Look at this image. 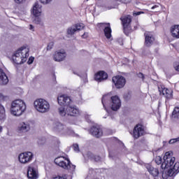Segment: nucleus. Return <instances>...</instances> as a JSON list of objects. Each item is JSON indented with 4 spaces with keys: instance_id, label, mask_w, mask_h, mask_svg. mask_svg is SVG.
<instances>
[{
    "instance_id": "30",
    "label": "nucleus",
    "mask_w": 179,
    "mask_h": 179,
    "mask_svg": "<svg viewBox=\"0 0 179 179\" xmlns=\"http://www.w3.org/2000/svg\"><path fill=\"white\" fill-rule=\"evenodd\" d=\"M162 157L158 156L155 157V163L156 164H162Z\"/></svg>"
},
{
    "instance_id": "7",
    "label": "nucleus",
    "mask_w": 179,
    "mask_h": 179,
    "mask_svg": "<svg viewBox=\"0 0 179 179\" xmlns=\"http://www.w3.org/2000/svg\"><path fill=\"white\" fill-rule=\"evenodd\" d=\"M122 22V26L123 27V32L125 36H129L132 33V27L131 23H132V15H127L120 17Z\"/></svg>"
},
{
    "instance_id": "31",
    "label": "nucleus",
    "mask_w": 179,
    "mask_h": 179,
    "mask_svg": "<svg viewBox=\"0 0 179 179\" xmlns=\"http://www.w3.org/2000/svg\"><path fill=\"white\" fill-rule=\"evenodd\" d=\"M53 47H54V42L49 43L47 46V50L50 51V50H52Z\"/></svg>"
},
{
    "instance_id": "28",
    "label": "nucleus",
    "mask_w": 179,
    "mask_h": 179,
    "mask_svg": "<svg viewBox=\"0 0 179 179\" xmlns=\"http://www.w3.org/2000/svg\"><path fill=\"white\" fill-rule=\"evenodd\" d=\"M176 142H179V137L176 138H171V140H169V143L170 145H173L174 143H176Z\"/></svg>"
},
{
    "instance_id": "24",
    "label": "nucleus",
    "mask_w": 179,
    "mask_h": 179,
    "mask_svg": "<svg viewBox=\"0 0 179 179\" xmlns=\"http://www.w3.org/2000/svg\"><path fill=\"white\" fill-rule=\"evenodd\" d=\"M18 131L20 132H27L30 131V125L23 122L20 124V127H18Z\"/></svg>"
},
{
    "instance_id": "39",
    "label": "nucleus",
    "mask_w": 179,
    "mask_h": 179,
    "mask_svg": "<svg viewBox=\"0 0 179 179\" xmlns=\"http://www.w3.org/2000/svg\"><path fill=\"white\" fill-rule=\"evenodd\" d=\"M24 1H26V0H14L15 3H23V2H24Z\"/></svg>"
},
{
    "instance_id": "9",
    "label": "nucleus",
    "mask_w": 179,
    "mask_h": 179,
    "mask_svg": "<svg viewBox=\"0 0 179 179\" xmlns=\"http://www.w3.org/2000/svg\"><path fill=\"white\" fill-rule=\"evenodd\" d=\"M97 27L99 30L103 29L105 37L110 40L111 37L113 36L111 35V33H113V30L111 29V25L110 23L107 22H99L96 24Z\"/></svg>"
},
{
    "instance_id": "29",
    "label": "nucleus",
    "mask_w": 179,
    "mask_h": 179,
    "mask_svg": "<svg viewBox=\"0 0 179 179\" xmlns=\"http://www.w3.org/2000/svg\"><path fill=\"white\" fill-rule=\"evenodd\" d=\"M92 159V160H94V162H100L101 160V157L99 155H93Z\"/></svg>"
},
{
    "instance_id": "37",
    "label": "nucleus",
    "mask_w": 179,
    "mask_h": 179,
    "mask_svg": "<svg viewBox=\"0 0 179 179\" xmlns=\"http://www.w3.org/2000/svg\"><path fill=\"white\" fill-rule=\"evenodd\" d=\"M138 77L141 78L143 80H145V75L142 73H138Z\"/></svg>"
},
{
    "instance_id": "41",
    "label": "nucleus",
    "mask_w": 179,
    "mask_h": 179,
    "mask_svg": "<svg viewBox=\"0 0 179 179\" xmlns=\"http://www.w3.org/2000/svg\"><path fill=\"white\" fill-rule=\"evenodd\" d=\"M83 38H87V34L84 33L83 35H82Z\"/></svg>"
},
{
    "instance_id": "43",
    "label": "nucleus",
    "mask_w": 179,
    "mask_h": 179,
    "mask_svg": "<svg viewBox=\"0 0 179 179\" xmlns=\"http://www.w3.org/2000/svg\"><path fill=\"white\" fill-rule=\"evenodd\" d=\"M156 8H159V6L155 5L151 8V9H156Z\"/></svg>"
},
{
    "instance_id": "32",
    "label": "nucleus",
    "mask_w": 179,
    "mask_h": 179,
    "mask_svg": "<svg viewBox=\"0 0 179 179\" xmlns=\"http://www.w3.org/2000/svg\"><path fill=\"white\" fill-rule=\"evenodd\" d=\"M73 150L75 151V152H80V150L79 149V145H78V144H73Z\"/></svg>"
},
{
    "instance_id": "19",
    "label": "nucleus",
    "mask_w": 179,
    "mask_h": 179,
    "mask_svg": "<svg viewBox=\"0 0 179 179\" xmlns=\"http://www.w3.org/2000/svg\"><path fill=\"white\" fill-rule=\"evenodd\" d=\"M108 79V74L104 71H98L94 75V80L96 82H103V80H106Z\"/></svg>"
},
{
    "instance_id": "14",
    "label": "nucleus",
    "mask_w": 179,
    "mask_h": 179,
    "mask_svg": "<svg viewBox=\"0 0 179 179\" xmlns=\"http://www.w3.org/2000/svg\"><path fill=\"white\" fill-rule=\"evenodd\" d=\"M66 58V52H65V50L64 49L57 50L53 54V59L54 61H55V62H61L62 61H64Z\"/></svg>"
},
{
    "instance_id": "18",
    "label": "nucleus",
    "mask_w": 179,
    "mask_h": 179,
    "mask_svg": "<svg viewBox=\"0 0 179 179\" xmlns=\"http://www.w3.org/2000/svg\"><path fill=\"white\" fill-rule=\"evenodd\" d=\"M90 132L92 136L95 138H101L103 136V129H101L100 126H92L90 128Z\"/></svg>"
},
{
    "instance_id": "36",
    "label": "nucleus",
    "mask_w": 179,
    "mask_h": 179,
    "mask_svg": "<svg viewBox=\"0 0 179 179\" xmlns=\"http://www.w3.org/2000/svg\"><path fill=\"white\" fill-rule=\"evenodd\" d=\"M39 1L41 3H43L44 5H45L47 3H50V2H51V1L52 0H39Z\"/></svg>"
},
{
    "instance_id": "42",
    "label": "nucleus",
    "mask_w": 179,
    "mask_h": 179,
    "mask_svg": "<svg viewBox=\"0 0 179 179\" xmlns=\"http://www.w3.org/2000/svg\"><path fill=\"white\" fill-rule=\"evenodd\" d=\"M29 29L34 31V27L32 24H29Z\"/></svg>"
},
{
    "instance_id": "40",
    "label": "nucleus",
    "mask_w": 179,
    "mask_h": 179,
    "mask_svg": "<svg viewBox=\"0 0 179 179\" xmlns=\"http://www.w3.org/2000/svg\"><path fill=\"white\" fill-rule=\"evenodd\" d=\"M174 69H175V71H176L177 72H179V64L177 65V66H174Z\"/></svg>"
},
{
    "instance_id": "15",
    "label": "nucleus",
    "mask_w": 179,
    "mask_h": 179,
    "mask_svg": "<svg viewBox=\"0 0 179 179\" xmlns=\"http://www.w3.org/2000/svg\"><path fill=\"white\" fill-rule=\"evenodd\" d=\"M111 109L113 111H117L121 108V99L118 96L115 95L110 97Z\"/></svg>"
},
{
    "instance_id": "35",
    "label": "nucleus",
    "mask_w": 179,
    "mask_h": 179,
    "mask_svg": "<svg viewBox=\"0 0 179 179\" xmlns=\"http://www.w3.org/2000/svg\"><path fill=\"white\" fill-rule=\"evenodd\" d=\"M119 2H122V3H131L132 2V0H117Z\"/></svg>"
},
{
    "instance_id": "26",
    "label": "nucleus",
    "mask_w": 179,
    "mask_h": 179,
    "mask_svg": "<svg viewBox=\"0 0 179 179\" xmlns=\"http://www.w3.org/2000/svg\"><path fill=\"white\" fill-rule=\"evenodd\" d=\"M6 118V115L5 113V107L0 103V121H3Z\"/></svg>"
},
{
    "instance_id": "11",
    "label": "nucleus",
    "mask_w": 179,
    "mask_h": 179,
    "mask_svg": "<svg viewBox=\"0 0 179 179\" xmlns=\"http://www.w3.org/2000/svg\"><path fill=\"white\" fill-rule=\"evenodd\" d=\"M145 134V127L141 124H137L133 129L132 136L134 139H139V138L143 136Z\"/></svg>"
},
{
    "instance_id": "38",
    "label": "nucleus",
    "mask_w": 179,
    "mask_h": 179,
    "mask_svg": "<svg viewBox=\"0 0 179 179\" xmlns=\"http://www.w3.org/2000/svg\"><path fill=\"white\" fill-rule=\"evenodd\" d=\"M52 179H66V178H65L64 176H54Z\"/></svg>"
},
{
    "instance_id": "34",
    "label": "nucleus",
    "mask_w": 179,
    "mask_h": 179,
    "mask_svg": "<svg viewBox=\"0 0 179 179\" xmlns=\"http://www.w3.org/2000/svg\"><path fill=\"white\" fill-rule=\"evenodd\" d=\"M33 62H34V57H30L27 62L28 65H31V64H33Z\"/></svg>"
},
{
    "instance_id": "21",
    "label": "nucleus",
    "mask_w": 179,
    "mask_h": 179,
    "mask_svg": "<svg viewBox=\"0 0 179 179\" xmlns=\"http://www.w3.org/2000/svg\"><path fill=\"white\" fill-rule=\"evenodd\" d=\"M170 33H171V36L173 38L178 39L179 38V25L178 24L172 25L170 29Z\"/></svg>"
},
{
    "instance_id": "27",
    "label": "nucleus",
    "mask_w": 179,
    "mask_h": 179,
    "mask_svg": "<svg viewBox=\"0 0 179 179\" xmlns=\"http://www.w3.org/2000/svg\"><path fill=\"white\" fill-rule=\"evenodd\" d=\"M173 118L179 119V107H175L172 113Z\"/></svg>"
},
{
    "instance_id": "3",
    "label": "nucleus",
    "mask_w": 179,
    "mask_h": 179,
    "mask_svg": "<svg viewBox=\"0 0 179 179\" xmlns=\"http://www.w3.org/2000/svg\"><path fill=\"white\" fill-rule=\"evenodd\" d=\"M30 50L26 47H22L13 53L11 57V61L15 66L22 65L27 61Z\"/></svg>"
},
{
    "instance_id": "10",
    "label": "nucleus",
    "mask_w": 179,
    "mask_h": 179,
    "mask_svg": "<svg viewBox=\"0 0 179 179\" xmlns=\"http://www.w3.org/2000/svg\"><path fill=\"white\" fill-rule=\"evenodd\" d=\"M112 82L116 89H122L127 84V79L122 76H115L112 78Z\"/></svg>"
},
{
    "instance_id": "13",
    "label": "nucleus",
    "mask_w": 179,
    "mask_h": 179,
    "mask_svg": "<svg viewBox=\"0 0 179 179\" xmlns=\"http://www.w3.org/2000/svg\"><path fill=\"white\" fill-rule=\"evenodd\" d=\"M32 13L35 16L34 23L35 24H40L41 23V18L39 16L41 15V7H40L38 2H36L34 5Z\"/></svg>"
},
{
    "instance_id": "33",
    "label": "nucleus",
    "mask_w": 179,
    "mask_h": 179,
    "mask_svg": "<svg viewBox=\"0 0 179 179\" xmlns=\"http://www.w3.org/2000/svg\"><path fill=\"white\" fill-rule=\"evenodd\" d=\"M143 11H134L133 12V16H139V15L143 14Z\"/></svg>"
},
{
    "instance_id": "8",
    "label": "nucleus",
    "mask_w": 179,
    "mask_h": 179,
    "mask_svg": "<svg viewBox=\"0 0 179 179\" xmlns=\"http://www.w3.org/2000/svg\"><path fill=\"white\" fill-rule=\"evenodd\" d=\"M144 45L147 48H150L155 44V41H156V36L155 35V32L146 31L144 33Z\"/></svg>"
},
{
    "instance_id": "44",
    "label": "nucleus",
    "mask_w": 179,
    "mask_h": 179,
    "mask_svg": "<svg viewBox=\"0 0 179 179\" xmlns=\"http://www.w3.org/2000/svg\"><path fill=\"white\" fill-rule=\"evenodd\" d=\"M2 131H3V127H2V126H0V134L1 132H2Z\"/></svg>"
},
{
    "instance_id": "45",
    "label": "nucleus",
    "mask_w": 179,
    "mask_h": 179,
    "mask_svg": "<svg viewBox=\"0 0 179 179\" xmlns=\"http://www.w3.org/2000/svg\"><path fill=\"white\" fill-rule=\"evenodd\" d=\"M45 143H41V141H39V145H44Z\"/></svg>"
},
{
    "instance_id": "22",
    "label": "nucleus",
    "mask_w": 179,
    "mask_h": 179,
    "mask_svg": "<svg viewBox=\"0 0 179 179\" xmlns=\"http://www.w3.org/2000/svg\"><path fill=\"white\" fill-rule=\"evenodd\" d=\"M27 177L29 179H37L38 178V175L37 174V172L34 168L31 166L28 167Z\"/></svg>"
},
{
    "instance_id": "1",
    "label": "nucleus",
    "mask_w": 179,
    "mask_h": 179,
    "mask_svg": "<svg viewBox=\"0 0 179 179\" xmlns=\"http://www.w3.org/2000/svg\"><path fill=\"white\" fill-rule=\"evenodd\" d=\"M176 162V157H173L170 152H166L164 156V162L161 164L162 171V177L163 179H168L169 177H176L179 173V162Z\"/></svg>"
},
{
    "instance_id": "23",
    "label": "nucleus",
    "mask_w": 179,
    "mask_h": 179,
    "mask_svg": "<svg viewBox=\"0 0 179 179\" xmlns=\"http://www.w3.org/2000/svg\"><path fill=\"white\" fill-rule=\"evenodd\" d=\"M9 79L6 73L3 72V70L0 68V85H8Z\"/></svg>"
},
{
    "instance_id": "17",
    "label": "nucleus",
    "mask_w": 179,
    "mask_h": 179,
    "mask_svg": "<svg viewBox=\"0 0 179 179\" xmlns=\"http://www.w3.org/2000/svg\"><path fill=\"white\" fill-rule=\"evenodd\" d=\"M159 94H163L166 100H171L173 99V91L169 90L164 87H158Z\"/></svg>"
},
{
    "instance_id": "20",
    "label": "nucleus",
    "mask_w": 179,
    "mask_h": 179,
    "mask_svg": "<svg viewBox=\"0 0 179 179\" xmlns=\"http://www.w3.org/2000/svg\"><path fill=\"white\" fill-rule=\"evenodd\" d=\"M76 28L70 27L67 30V34H70L71 36L75 34L76 31H80V30H83L85 29V24L83 23H78L74 25Z\"/></svg>"
},
{
    "instance_id": "46",
    "label": "nucleus",
    "mask_w": 179,
    "mask_h": 179,
    "mask_svg": "<svg viewBox=\"0 0 179 179\" xmlns=\"http://www.w3.org/2000/svg\"><path fill=\"white\" fill-rule=\"evenodd\" d=\"M125 99H127V97H128V95H124V96Z\"/></svg>"
},
{
    "instance_id": "4",
    "label": "nucleus",
    "mask_w": 179,
    "mask_h": 179,
    "mask_svg": "<svg viewBox=\"0 0 179 179\" xmlns=\"http://www.w3.org/2000/svg\"><path fill=\"white\" fill-rule=\"evenodd\" d=\"M11 114L15 117H20L26 111V103L22 99H16L11 103Z\"/></svg>"
},
{
    "instance_id": "16",
    "label": "nucleus",
    "mask_w": 179,
    "mask_h": 179,
    "mask_svg": "<svg viewBox=\"0 0 179 179\" xmlns=\"http://www.w3.org/2000/svg\"><path fill=\"white\" fill-rule=\"evenodd\" d=\"M145 167L147 169L148 173H150V175L152 176L154 179H157V177H159V169L153 167L150 164H145Z\"/></svg>"
},
{
    "instance_id": "2",
    "label": "nucleus",
    "mask_w": 179,
    "mask_h": 179,
    "mask_svg": "<svg viewBox=\"0 0 179 179\" xmlns=\"http://www.w3.org/2000/svg\"><path fill=\"white\" fill-rule=\"evenodd\" d=\"M57 101L59 106H61L59 108V113L62 117H65L66 114L71 117H78L79 115V109L76 108V106H71L72 102L71 97L62 94L57 97Z\"/></svg>"
},
{
    "instance_id": "47",
    "label": "nucleus",
    "mask_w": 179,
    "mask_h": 179,
    "mask_svg": "<svg viewBox=\"0 0 179 179\" xmlns=\"http://www.w3.org/2000/svg\"><path fill=\"white\" fill-rule=\"evenodd\" d=\"M87 1H89V0H87Z\"/></svg>"
},
{
    "instance_id": "25",
    "label": "nucleus",
    "mask_w": 179,
    "mask_h": 179,
    "mask_svg": "<svg viewBox=\"0 0 179 179\" xmlns=\"http://www.w3.org/2000/svg\"><path fill=\"white\" fill-rule=\"evenodd\" d=\"M110 102H111V97H110L109 95H104L102 97L101 103L106 110V106H108L110 104Z\"/></svg>"
},
{
    "instance_id": "12",
    "label": "nucleus",
    "mask_w": 179,
    "mask_h": 179,
    "mask_svg": "<svg viewBox=\"0 0 179 179\" xmlns=\"http://www.w3.org/2000/svg\"><path fill=\"white\" fill-rule=\"evenodd\" d=\"M18 160L22 164H27L33 160V152H25L19 155Z\"/></svg>"
},
{
    "instance_id": "5",
    "label": "nucleus",
    "mask_w": 179,
    "mask_h": 179,
    "mask_svg": "<svg viewBox=\"0 0 179 179\" xmlns=\"http://www.w3.org/2000/svg\"><path fill=\"white\" fill-rule=\"evenodd\" d=\"M55 163L59 167H62L64 170H71V171H75V169H76V166L72 164L69 158L66 157H58L55 159Z\"/></svg>"
},
{
    "instance_id": "6",
    "label": "nucleus",
    "mask_w": 179,
    "mask_h": 179,
    "mask_svg": "<svg viewBox=\"0 0 179 179\" xmlns=\"http://www.w3.org/2000/svg\"><path fill=\"white\" fill-rule=\"evenodd\" d=\"M35 110L38 113H48L50 111V103L44 99H38L34 102Z\"/></svg>"
}]
</instances>
